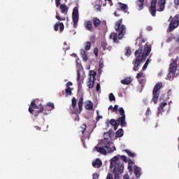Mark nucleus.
<instances>
[{
  "label": "nucleus",
  "instance_id": "7c9ffc66",
  "mask_svg": "<svg viewBox=\"0 0 179 179\" xmlns=\"http://www.w3.org/2000/svg\"><path fill=\"white\" fill-rule=\"evenodd\" d=\"M90 47H92V42H86L85 50H86V51H89V50H90Z\"/></svg>",
  "mask_w": 179,
  "mask_h": 179
},
{
  "label": "nucleus",
  "instance_id": "f257e3e1",
  "mask_svg": "<svg viewBox=\"0 0 179 179\" xmlns=\"http://www.w3.org/2000/svg\"><path fill=\"white\" fill-rule=\"evenodd\" d=\"M139 48L134 52L136 59L133 62L134 68L133 70L134 72H138L139 71V65L142 64L144 61H146V57L150 54L152 51V46L149 45L148 43L145 45H138Z\"/></svg>",
  "mask_w": 179,
  "mask_h": 179
},
{
  "label": "nucleus",
  "instance_id": "a211bd4d",
  "mask_svg": "<svg viewBox=\"0 0 179 179\" xmlns=\"http://www.w3.org/2000/svg\"><path fill=\"white\" fill-rule=\"evenodd\" d=\"M93 167H96V169H100L103 166V162L100 159H96L94 162H92Z\"/></svg>",
  "mask_w": 179,
  "mask_h": 179
},
{
  "label": "nucleus",
  "instance_id": "680f3d73",
  "mask_svg": "<svg viewBox=\"0 0 179 179\" xmlns=\"http://www.w3.org/2000/svg\"><path fill=\"white\" fill-rule=\"evenodd\" d=\"M150 61H151L150 59H148L146 60L145 64L147 65V66H148V65H149V62H150Z\"/></svg>",
  "mask_w": 179,
  "mask_h": 179
},
{
  "label": "nucleus",
  "instance_id": "c85d7f7f",
  "mask_svg": "<svg viewBox=\"0 0 179 179\" xmlns=\"http://www.w3.org/2000/svg\"><path fill=\"white\" fill-rule=\"evenodd\" d=\"M77 80L78 82L83 83V77L80 76V72H77Z\"/></svg>",
  "mask_w": 179,
  "mask_h": 179
},
{
  "label": "nucleus",
  "instance_id": "6ab92c4d",
  "mask_svg": "<svg viewBox=\"0 0 179 179\" xmlns=\"http://www.w3.org/2000/svg\"><path fill=\"white\" fill-rule=\"evenodd\" d=\"M85 108L86 110L92 111V110H93V102H92V101H87L85 102Z\"/></svg>",
  "mask_w": 179,
  "mask_h": 179
},
{
  "label": "nucleus",
  "instance_id": "20e7f679",
  "mask_svg": "<svg viewBox=\"0 0 179 179\" xmlns=\"http://www.w3.org/2000/svg\"><path fill=\"white\" fill-rule=\"evenodd\" d=\"M177 62L178 59H175L170 64L169 73L167 76L169 80H173V79L176 78V72H177V69L178 68V64H177Z\"/></svg>",
  "mask_w": 179,
  "mask_h": 179
},
{
  "label": "nucleus",
  "instance_id": "412c9836",
  "mask_svg": "<svg viewBox=\"0 0 179 179\" xmlns=\"http://www.w3.org/2000/svg\"><path fill=\"white\" fill-rule=\"evenodd\" d=\"M145 3V0H137L136 6L139 7L138 10H142L143 9V5Z\"/></svg>",
  "mask_w": 179,
  "mask_h": 179
},
{
  "label": "nucleus",
  "instance_id": "6e6552de",
  "mask_svg": "<svg viewBox=\"0 0 179 179\" xmlns=\"http://www.w3.org/2000/svg\"><path fill=\"white\" fill-rule=\"evenodd\" d=\"M38 108H40V107H38L37 105H36V100H32L31 101V106L29 108V111L30 113V114H31L32 115H34V117H38V115L40 113H38V110H38Z\"/></svg>",
  "mask_w": 179,
  "mask_h": 179
},
{
  "label": "nucleus",
  "instance_id": "13d9d810",
  "mask_svg": "<svg viewBox=\"0 0 179 179\" xmlns=\"http://www.w3.org/2000/svg\"><path fill=\"white\" fill-rule=\"evenodd\" d=\"M72 85H73V84L72 82H71V81H69V82H67V83H66L67 87H69V86H72Z\"/></svg>",
  "mask_w": 179,
  "mask_h": 179
},
{
  "label": "nucleus",
  "instance_id": "37998d69",
  "mask_svg": "<svg viewBox=\"0 0 179 179\" xmlns=\"http://www.w3.org/2000/svg\"><path fill=\"white\" fill-rule=\"evenodd\" d=\"M112 113H116V114L118 113V106L115 105L113 108Z\"/></svg>",
  "mask_w": 179,
  "mask_h": 179
},
{
  "label": "nucleus",
  "instance_id": "e2e57ef3",
  "mask_svg": "<svg viewBox=\"0 0 179 179\" xmlns=\"http://www.w3.org/2000/svg\"><path fill=\"white\" fill-rule=\"evenodd\" d=\"M150 61H151L150 59H148L146 60L145 64L147 65V66H148V65H149V62H150Z\"/></svg>",
  "mask_w": 179,
  "mask_h": 179
},
{
  "label": "nucleus",
  "instance_id": "774afa93",
  "mask_svg": "<svg viewBox=\"0 0 179 179\" xmlns=\"http://www.w3.org/2000/svg\"><path fill=\"white\" fill-rule=\"evenodd\" d=\"M174 3H175V5L178 6L179 5V0H175Z\"/></svg>",
  "mask_w": 179,
  "mask_h": 179
},
{
  "label": "nucleus",
  "instance_id": "0e129e2a",
  "mask_svg": "<svg viewBox=\"0 0 179 179\" xmlns=\"http://www.w3.org/2000/svg\"><path fill=\"white\" fill-rule=\"evenodd\" d=\"M127 162H128V165L133 164L134 163L131 159H127Z\"/></svg>",
  "mask_w": 179,
  "mask_h": 179
},
{
  "label": "nucleus",
  "instance_id": "79ce46f5",
  "mask_svg": "<svg viewBox=\"0 0 179 179\" xmlns=\"http://www.w3.org/2000/svg\"><path fill=\"white\" fill-rule=\"evenodd\" d=\"M173 38H174V36H173V34L169 36L166 39V43H171V41H173Z\"/></svg>",
  "mask_w": 179,
  "mask_h": 179
},
{
  "label": "nucleus",
  "instance_id": "423d86ee",
  "mask_svg": "<svg viewBox=\"0 0 179 179\" xmlns=\"http://www.w3.org/2000/svg\"><path fill=\"white\" fill-rule=\"evenodd\" d=\"M178 24H179V15H176L172 18L171 21L169 23V31H173L174 29H177V27H178Z\"/></svg>",
  "mask_w": 179,
  "mask_h": 179
},
{
  "label": "nucleus",
  "instance_id": "4468645a",
  "mask_svg": "<svg viewBox=\"0 0 179 179\" xmlns=\"http://www.w3.org/2000/svg\"><path fill=\"white\" fill-rule=\"evenodd\" d=\"M92 22L94 26V27L97 28L100 26V24H103V26H106V21L101 22L99 18L94 17L92 19Z\"/></svg>",
  "mask_w": 179,
  "mask_h": 179
},
{
  "label": "nucleus",
  "instance_id": "09e8293b",
  "mask_svg": "<svg viewBox=\"0 0 179 179\" xmlns=\"http://www.w3.org/2000/svg\"><path fill=\"white\" fill-rule=\"evenodd\" d=\"M106 179H114V177L113 176V173H108L107 175Z\"/></svg>",
  "mask_w": 179,
  "mask_h": 179
},
{
  "label": "nucleus",
  "instance_id": "9d476101",
  "mask_svg": "<svg viewBox=\"0 0 179 179\" xmlns=\"http://www.w3.org/2000/svg\"><path fill=\"white\" fill-rule=\"evenodd\" d=\"M55 106H54V104L51 102H49L46 104V106L44 107L42 105L39 106V110L38 111V113H44V111H51L52 110H55Z\"/></svg>",
  "mask_w": 179,
  "mask_h": 179
},
{
  "label": "nucleus",
  "instance_id": "3c124183",
  "mask_svg": "<svg viewBox=\"0 0 179 179\" xmlns=\"http://www.w3.org/2000/svg\"><path fill=\"white\" fill-rule=\"evenodd\" d=\"M93 179H99V174L97 173H93Z\"/></svg>",
  "mask_w": 179,
  "mask_h": 179
},
{
  "label": "nucleus",
  "instance_id": "c9c22d12",
  "mask_svg": "<svg viewBox=\"0 0 179 179\" xmlns=\"http://www.w3.org/2000/svg\"><path fill=\"white\" fill-rule=\"evenodd\" d=\"M66 94L67 96H71V94H72V89L70 87H66Z\"/></svg>",
  "mask_w": 179,
  "mask_h": 179
},
{
  "label": "nucleus",
  "instance_id": "2eb2a0df",
  "mask_svg": "<svg viewBox=\"0 0 179 179\" xmlns=\"http://www.w3.org/2000/svg\"><path fill=\"white\" fill-rule=\"evenodd\" d=\"M117 10H122L124 13H128V5L119 2L117 3Z\"/></svg>",
  "mask_w": 179,
  "mask_h": 179
},
{
  "label": "nucleus",
  "instance_id": "473e14b6",
  "mask_svg": "<svg viewBox=\"0 0 179 179\" xmlns=\"http://www.w3.org/2000/svg\"><path fill=\"white\" fill-rule=\"evenodd\" d=\"M141 78H145V74L143 71H141L140 73H137L136 76V79H141Z\"/></svg>",
  "mask_w": 179,
  "mask_h": 179
},
{
  "label": "nucleus",
  "instance_id": "c03bdc74",
  "mask_svg": "<svg viewBox=\"0 0 179 179\" xmlns=\"http://www.w3.org/2000/svg\"><path fill=\"white\" fill-rule=\"evenodd\" d=\"M121 160H123L125 163H128V159H127V157L124 155H121L120 156Z\"/></svg>",
  "mask_w": 179,
  "mask_h": 179
},
{
  "label": "nucleus",
  "instance_id": "58836bf2",
  "mask_svg": "<svg viewBox=\"0 0 179 179\" xmlns=\"http://www.w3.org/2000/svg\"><path fill=\"white\" fill-rule=\"evenodd\" d=\"M59 27L60 32L62 33L64 31V29H65V26H64V23L59 22Z\"/></svg>",
  "mask_w": 179,
  "mask_h": 179
},
{
  "label": "nucleus",
  "instance_id": "ddd939ff",
  "mask_svg": "<svg viewBox=\"0 0 179 179\" xmlns=\"http://www.w3.org/2000/svg\"><path fill=\"white\" fill-rule=\"evenodd\" d=\"M109 124L113 127V129L117 131L118 129V127L121 125V122L118 121V119L115 120V119H111L109 120Z\"/></svg>",
  "mask_w": 179,
  "mask_h": 179
},
{
  "label": "nucleus",
  "instance_id": "aec40b11",
  "mask_svg": "<svg viewBox=\"0 0 179 179\" xmlns=\"http://www.w3.org/2000/svg\"><path fill=\"white\" fill-rule=\"evenodd\" d=\"M121 83L122 85H131V83H132V78H131V77H127L121 80Z\"/></svg>",
  "mask_w": 179,
  "mask_h": 179
},
{
  "label": "nucleus",
  "instance_id": "f3484780",
  "mask_svg": "<svg viewBox=\"0 0 179 179\" xmlns=\"http://www.w3.org/2000/svg\"><path fill=\"white\" fill-rule=\"evenodd\" d=\"M167 106V102H162L159 106L158 107V114H162V113H164V110H166L165 107Z\"/></svg>",
  "mask_w": 179,
  "mask_h": 179
},
{
  "label": "nucleus",
  "instance_id": "4c0bfd02",
  "mask_svg": "<svg viewBox=\"0 0 179 179\" xmlns=\"http://www.w3.org/2000/svg\"><path fill=\"white\" fill-rule=\"evenodd\" d=\"M80 132L81 134H85V131H86V124H82V126L80 127Z\"/></svg>",
  "mask_w": 179,
  "mask_h": 179
},
{
  "label": "nucleus",
  "instance_id": "f704fd0d",
  "mask_svg": "<svg viewBox=\"0 0 179 179\" xmlns=\"http://www.w3.org/2000/svg\"><path fill=\"white\" fill-rule=\"evenodd\" d=\"M101 45L103 51H105V50H107V48H107L108 45L107 44V42H106V41L101 42Z\"/></svg>",
  "mask_w": 179,
  "mask_h": 179
},
{
  "label": "nucleus",
  "instance_id": "7ed1b4c3",
  "mask_svg": "<svg viewBox=\"0 0 179 179\" xmlns=\"http://www.w3.org/2000/svg\"><path fill=\"white\" fill-rule=\"evenodd\" d=\"M115 30L118 33V34L113 32L110 35V38H113V43H119L118 38L119 40L122 39L127 33V27L125 25L122 24V19H120L115 22Z\"/></svg>",
  "mask_w": 179,
  "mask_h": 179
},
{
  "label": "nucleus",
  "instance_id": "dca6fc26",
  "mask_svg": "<svg viewBox=\"0 0 179 179\" xmlns=\"http://www.w3.org/2000/svg\"><path fill=\"white\" fill-rule=\"evenodd\" d=\"M84 26L85 29L88 30V31H94V28L93 27V24H92V21H85L84 23Z\"/></svg>",
  "mask_w": 179,
  "mask_h": 179
},
{
  "label": "nucleus",
  "instance_id": "c756f323",
  "mask_svg": "<svg viewBox=\"0 0 179 179\" xmlns=\"http://www.w3.org/2000/svg\"><path fill=\"white\" fill-rule=\"evenodd\" d=\"M131 54H132V52L131 51V48H126V52L124 53V55H126V57H129Z\"/></svg>",
  "mask_w": 179,
  "mask_h": 179
},
{
  "label": "nucleus",
  "instance_id": "a18cd8bd",
  "mask_svg": "<svg viewBox=\"0 0 179 179\" xmlns=\"http://www.w3.org/2000/svg\"><path fill=\"white\" fill-rule=\"evenodd\" d=\"M94 54L96 57H99V49L97 48L94 49Z\"/></svg>",
  "mask_w": 179,
  "mask_h": 179
},
{
  "label": "nucleus",
  "instance_id": "69168bd1",
  "mask_svg": "<svg viewBox=\"0 0 179 179\" xmlns=\"http://www.w3.org/2000/svg\"><path fill=\"white\" fill-rule=\"evenodd\" d=\"M148 68V66L146 64H144L142 69V71H146V69Z\"/></svg>",
  "mask_w": 179,
  "mask_h": 179
},
{
  "label": "nucleus",
  "instance_id": "e433bc0d",
  "mask_svg": "<svg viewBox=\"0 0 179 179\" xmlns=\"http://www.w3.org/2000/svg\"><path fill=\"white\" fill-rule=\"evenodd\" d=\"M124 152L128 155L129 157H135V154L134 152H131V151L128 150H124Z\"/></svg>",
  "mask_w": 179,
  "mask_h": 179
},
{
  "label": "nucleus",
  "instance_id": "72a5a7b5",
  "mask_svg": "<svg viewBox=\"0 0 179 179\" xmlns=\"http://www.w3.org/2000/svg\"><path fill=\"white\" fill-rule=\"evenodd\" d=\"M71 106L73 109H75V107H76V98L73 97L71 99Z\"/></svg>",
  "mask_w": 179,
  "mask_h": 179
},
{
  "label": "nucleus",
  "instance_id": "0eeeda50",
  "mask_svg": "<svg viewBox=\"0 0 179 179\" xmlns=\"http://www.w3.org/2000/svg\"><path fill=\"white\" fill-rule=\"evenodd\" d=\"M72 19L74 29L78 27V22H79V9L78 7H74L72 13Z\"/></svg>",
  "mask_w": 179,
  "mask_h": 179
},
{
  "label": "nucleus",
  "instance_id": "cd10ccee",
  "mask_svg": "<svg viewBox=\"0 0 179 179\" xmlns=\"http://www.w3.org/2000/svg\"><path fill=\"white\" fill-rule=\"evenodd\" d=\"M94 80H92V78H90V83L88 84L89 89H93V87H94Z\"/></svg>",
  "mask_w": 179,
  "mask_h": 179
},
{
  "label": "nucleus",
  "instance_id": "4be33fe9",
  "mask_svg": "<svg viewBox=\"0 0 179 179\" xmlns=\"http://www.w3.org/2000/svg\"><path fill=\"white\" fill-rule=\"evenodd\" d=\"M124 136V129H119L115 133V138H122Z\"/></svg>",
  "mask_w": 179,
  "mask_h": 179
},
{
  "label": "nucleus",
  "instance_id": "1a4fd4ad",
  "mask_svg": "<svg viewBox=\"0 0 179 179\" xmlns=\"http://www.w3.org/2000/svg\"><path fill=\"white\" fill-rule=\"evenodd\" d=\"M118 111L120 115H121V117L118 118V121L120 122L121 127H127V122H125V110H124V108H119Z\"/></svg>",
  "mask_w": 179,
  "mask_h": 179
},
{
  "label": "nucleus",
  "instance_id": "052dcab7",
  "mask_svg": "<svg viewBox=\"0 0 179 179\" xmlns=\"http://www.w3.org/2000/svg\"><path fill=\"white\" fill-rule=\"evenodd\" d=\"M117 160H119V158H118L117 156H115V157L113 158V162H117Z\"/></svg>",
  "mask_w": 179,
  "mask_h": 179
},
{
  "label": "nucleus",
  "instance_id": "393cba45",
  "mask_svg": "<svg viewBox=\"0 0 179 179\" xmlns=\"http://www.w3.org/2000/svg\"><path fill=\"white\" fill-rule=\"evenodd\" d=\"M80 55H82L84 61H87V55L86 54V50L82 49L80 50Z\"/></svg>",
  "mask_w": 179,
  "mask_h": 179
},
{
  "label": "nucleus",
  "instance_id": "864d4df0",
  "mask_svg": "<svg viewBox=\"0 0 179 179\" xmlns=\"http://www.w3.org/2000/svg\"><path fill=\"white\" fill-rule=\"evenodd\" d=\"M149 114H150V108H147V110L145 112L146 117H148V115H149Z\"/></svg>",
  "mask_w": 179,
  "mask_h": 179
},
{
  "label": "nucleus",
  "instance_id": "f03ea898",
  "mask_svg": "<svg viewBox=\"0 0 179 179\" xmlns=\"http://www.w3.org/2000/svg\"><path fill=\"white\" fill-rule=\"evenodd\" d=\"M106 135H108V136L111 138V136H110V133H106L104 135V138L100 143V145L101 147H99V145L94 147V149H96L98 153H101V155H107V152L108 153H112V152H114L115 150V146H114V144L111 143V141H110V139L106 138Z\"/></svg>",
  "mask_w": 179,
  "mask_h": 179
},
{
  "label": "nucleus",
  "instance_id": "603ef678",
  "mask_svg": "<svg viewBox=\"0 0 179 179\" xmlns=\"http://www.w3.org/2000/svg\"><path fill=\"white\" fill-rule=\"evenodd\" d=\"M56 19H57V20H65V18H62L61 17H59V15H58V13H57Z\"/></svg>",
  "mask_w": 179,
  "mask_h": 179
},
{
  "label": "nucleus",
  "instance_id": "2f4dec72",
  "mask_svg": "<svg viewBox=\"0 0 179 179\" xmlns=\"http://www.w3.org/2000/svg\"><path fill=\"white\" fill-rule=\"evenodd\" d=\"M117 171L120 174H122L124 173V165H118Z\"/></svg>",
  "mask_w": 179,
  "mask_h": 179
},
{
  "label": "nucleus",
  "instance_id": "a19ab883",
  "mask_svg": "<svg viewBox=\"0 0 179 179\" xmlns=\"http://www.w3.org/2000/svg\"><path fill=\"white\" fill-rule=\"evenodd\" d=\"M109 100L110 101H115V96H114V94L110 93L109 94Z\"/></svg>",
  "mask_w": 179,
  "mask_h": 179
},
{
  "label": "nucleus",
  "instance_id": "49530a36",
  "mask_svg": "<svg viewBox=\"0 0 179 179\" xmlns=\"http://www.w3.org/2000/svg\"><path fill=\"white\" fill-rule=\"evenodd\" d=\"M58 29H59V22L56 23V24H55V31H58Z\"/></svg>",
  "mask_w": 179,
  "mask_h": 179
},
{
  "label": "nucleus",
  "instance_id": "338daca9",
  "mask_svg": "<svg viewBox=\"0 0 179 179\" xmlns=\"http://www.w3.org/2000/svg\"><path fill=\"white\" fill-rule=\"evenodd\" d=\"M124 179H129V176L128 174H125L124 176Z\"/></svg>",
  "mask_w": 179,
  "mask_h": 179
},
{
  "label": "nucleus",
  "instance_id": "4d7b16f0",
  "mask_svg": "<svg viewBox=\"0 0 179 179\" xmlns=\"http://www.w3.org/2000/svg\"><path fill=\"white\" fill-rule=\"evenodd\" d=\"M114 179H120V173H115V178Z\"/></svg>",
  "mask_w": 179,
  "mask_h": 179
},
{
  "label": "nucleus",
  "instance_id": "b1692460",
  "mask_svg": "<svg viewBox=\"0 0 179 179\" xmlns=\"http://www.w3.org/2000/svg\"><path fill=\"white\" fill-rule=\"evenodd\" d=\"M134 174L137 178H139L141 177V169L139 167L135 166Z\"/></svg>",
  "mask_w": 179,
  "mask_h": 179
},
{
  "label": "nucleus",
  "instance_id": "f8f14e48",
  "mask_svg": "<svg viewBox=\"0 0 179 179\" xmlns=\"http://www.w3.org/2000/svg\"><path fill=\"white\" fill-rule=\"evenodd\" d=\"M156 5H157V0H152L151 6L150 7V13L153 17L156 16V12H157Z\"/></svg>",
  "mask_w": 179,
  "mask_h": 179
},
{
  "label": "nucleus",
  "instance_id": "6e6d98bb",
  "mask_svg": "<svg viewBox=\"0 0 179 179\" xmlns=\"http://www.w3.org/2000/svg\"><path fill=\"white\" fill-rule=\"evenodd\" d=\"M101 89L100 83L96 84V92H99Z\"/></svg>",
  "mask_w": 179,
  "mask_h": 179
},
{
  "label": "nucleus",
  "instance_id": "5701e85b",
  "mask_svg": "<svg viewBox=\"0 0 179 179\" xmlns=\"http://www.w3.org/2000/svg\"><path fill=\"white\" fill-rule=\"evenodd\" d=\"M60 9L62 13H68L69 8L66 6V4H62L60 6Z\"/></svg>",
  "mask_w": 179,
  "mask_h": 179
},
{
  "label": "nucleus",
  "instance_id": "ea45409f",
  "mask_svg": "<svg viewBox=\"0 0 179 179\" xmlns=\"http://www.w3.org/2000/svg\"><path fill=\"white\" fill-rule=\"evenodd\" d=\"M90 76H92L93 80H96V75H97V73L94 71H90Z\"/></svg>",
  "mask_w": 179,
  "mask_h": 179
},
{
  "label": "nucleus",
  "instance_id": "39448f33",
  "mask_svg": "<svg viewBox=\"0 0 179 179\" xmlns=\"http://www.w3.org/2000/svg\"><path fill=\"white\" fill-rule=\"evenodd\" d=\"M162 87H163V83H157L153 89L152 91V101L154 103V104H157V100H159V96L160 94V92H159L160 90V89H162Z\"/></svg>",
  "mask_w": 179,
  "mask_h": 179
},
{
  "label": "nucleus",
  "instance_id": "de8ad7c7",
  "mask_svg": "<svg viewBox=\"0 0 179 179\" xmlns=\"http://www.w3.org/2000/svg\"><path fill=\"white\" fill-rule=\"evenodd\" d=\"M97 117H96V121H99L101 118H103V116L99 115V110L96 111Z\"/></svg>",
  "mask_w": 179,
  "mask_h": 179
},
{
  "label": "nucleus",
  "instance_id": "bb28decb",
  "mask_svg": "<svg viewBox=\"0 0 179 179\" xmlns=\"http://www.w3.org/2000/svg\"><path fill=\"white\" fill-rule=\"evenodd\" d=\"M159 12H163V10H164V8H165V5H166V3H159Z\"/></svg>",
  "mask_w": 179,
  "mask_h": 179
},
{
  "label": "nucleus",
  "instance_id": "5fc2aeb1",
  "mask_svg": "<svg viewBox=\"0 0 179 179\" xmlns=\"http://www.w3.org/2000/svg\"><path fill=\"white\" fill-rule=\"evenodd\" d=\"M57 8H59L61 5V1H55Z\"/></svg>",
  "mask_w": 179,
  "mask_h": 179
},
{
  "label": "nucleus",
  "instance_id": "a878e982",
  "mask_svg": "<svg viewBox=\"0 0 179 179\" xmlns=\"http://www.w3.org/2000/svg\"><path fill=\"white\" fill-rule=\"evenodd\" d=\"M138 83L141 85L142 87H144L145 85H146V79L145 78H138Z\"/></svg>",
  "mask_w": 179,
  "mask_h": 179
},
{
  "label": "nucleus",
  "instance_id": "8fccbe9b",
  "mask_svg": "<svg viewBox=\"0 0 179 179\" xmlns=\"http://www.w3.org/2000/svg\"><path fill=\"white\" fill-rule=\"evenodd\" d=\"M82 83L80 81L78 83V92H80V90H82Z\"/></svg>",
  "mask_w": 179,
  "mask_h": 179
},
{
  "label": "nucleus",
  "instance_id": "bf43d9fd",
  "mask_svg": "<svg viewBox=\"0 0 179 179\" xmlns=\"http://www.w3.org/2000/svg\"><path fill=\"white\" fill-rule=\"evenodd\" d=\"M147 40L145 38H141V42L140 41L141 43H139V45H141V44L142 45V43H146Z\"/></svg>",
  "mask_w": 179,
  "mask_h": 179
},
{
  "label": "nucleus",
  "instance_id": "9b49d317",
  "mask_svg": "<svg viewBox=\"0 0 179 179\" xmlns=\"http://www.w3.org/2000/svg\"><path fill=\"white\" fill-rule=\"evenodd\" d=\"M78 109L76 108L73 110H71V114H76V115H79L80 113H82V110L83 108V96H81L78 103Z\"/></svg>",
  "mask_w": 179,
  "mask_h": 179
}]
</instances>
